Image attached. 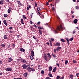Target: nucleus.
I'll return each mask as SVG.
<instances>
[{"label": "nucleus", "instance_id": "26", "mask_svg": "<svg viewBox=\"0 0 79 79\" xmlns=\"http://www.w3.org/2000/svg\"><path fill=\"white\" fill-rule=\"evenodd\" d=\"M70 78L71 79H73V75H70Z\"/></svg>", "mask_w": 79, "mask_h": 79}, {"label": "nucleus", "instance_id": "43", "mask_svg": "<svg viewBox=\"0 0 79 79\" xmlns=\"http://www.w3.org/2000/svg\"><path fill=\"white\" fill-rule=\"evenodd\" d=\"M30 23L31 24H32V23H33V22H32V20H30Z\"/></svg>", "mask_w": 79, "mask_h": 79}, {"label": "nucleus", "instance_id": "30", "mask_svg": "<svg viewBox=\"0 0 79 79\" xmlns=\"http://www.w3.org/2000/svg\"><path fill=\"white\" fill-rule=\"evenodd\" d=\"M7 16H8V14H4V17H5V18H6Z\"/></svg>", "mask_w": 79, "mask_h": 79}, {"label": "nucleus", "instance_id": "21", "mask_svg": "<svg viewBox=\"0 0 79 79\" xmlns=\"http://www.w3.org/2000/svg\"><path fill=\"white\" fill-rule=\"evenodd\" d=\"M27 70L29 72L31 73V67H29V68H27Z\"/></svg>", "mask_w": 79, "mask_h": 79}, {"label": "nucleus", "instance_id": "53", "mask_svg": "<svg viewBox=\"0 0 79 79\" xmlns=\"http://www.w3.org/2000/svg\"><path fill=\"white\" fill-rule=\"evenodd\" d=\"M29 10V7H27V11H28Z\"/></svg>", "mask_w": 79, "mask_h": 79}, {"label": "nucleus", "instance_id": "27", "mask_svg": "<svg viewBox=\"0 0 79 79\" xmlns=\"http://www.w3.org/2000/svg\"><path fill=\"white\" fill-rule=\"evenodd\" d=\"M23 18L24 19H26V16L24 15H23L22 16Z\"/></svg>", "mask_w": 79, "mask_h": 79}, {"label": "nucleus", "instance_id": "52", "mask_svg": "<svg viewBox=\"0 0 79 79\" xmlns=\"http://www.w3.org/2000/svg\"><path fill=\"white\" fill-rule=\"evenodd\" d=\"M45 79H51V78H50L49 77H47Z\"/></svg>", "mask_w": 79, "mask_h": 79}, {"label": "nucleus", "instance_id": "31", "mask_svg": "<svg viewBox=\"0 0 79 79\" xmlns=\"http://www.w3.org/2000/svg\"><path fill=\"white\" fill-rule=\"evenodd\" d=\"M1 47H5V45L4 44H2L1 45Z\"/></svg>", "mask_w": 79, "mask_h": 79}, {"label": "nucleus", "instance_id": "42", "mask_svg": "<svg viewBox=\"0 0 79 79\" xmlns=\"http://www.w3.org/2000/svg\"><path fill=\"white\" fill-rule=\"evenodd\" d=\"M0 64H3V62L1 60H0Z\"/></svg>", "mask_w": 79, "mask_h": 79}, {"label": "nucleus", "instance_id": "16", "mask_svg": "<svg viewBox=\"0 0 79 79\" xmlns=\"http://www.w3.org/2000/svg\"><path fill=\"white\" fill-rule=\"evenodd\" d=\"M52 66L49 67V72L52 71Z\"/></svg>", "mask_w": 79, "mask_h": 79}, {"label": "nucleus", "instance_id": "2", "mask_svg": "<svg viewBox=\"0 0 79 79\" xmlns=\"http://www.w3.org/2000/svg\"><path fill=\"white\" fill-rule=\"evenodd\" d=\"M21 62H22L23 63H27V61L25 60L24 59H21Z\"/></svg>", "mask_w": 79, "mask_h": 79}, {"label": "nucleus", "instance_id": "56", "mask_svg": "<svg viewBox=\"0 0 79 79\" xmlns=\"http://www.w3.org/2000/svg\"><path fill=\"white\" fill-rule=\"evenodd\" d=\"M35 6L36 7H37V3H36L35 2Z\"/></svg>", "mask_w": 79, "mask_h": 79}, {"label": "nucleus", "instance_id": "40", "mask_svg": "<svg viewBox=\"0 0 79 79\" xmlns=\"http://www.w3.org/2000/svg\"><path fill=\"white\" fill-rule=\"evenodd\" d=\"M68 61L66 60L65 62V64H68Z\"/></svg>", "mask_w": 79, "mask_h": 79}, {"label": "nucleus", "instance_id": "46", "mask_svg": "<svg viewBox=\"0 0 79 79\" xmlns=\"http://www.w3.org/2000/svg\"><path fill=\"white\" fill-rule=\"evenodd\" d=\"M54 52L55 53H56V50L55 49H54Z\"/></svg>", "mask_w": 79, "mask_h": 79}, {"label": "nucleus", "instance_id": "33", "mask_svg": "<svg viewBox=\"0 0 79 79\" xmlns=\"http://www.w3.org/2000/svg\"><path fill=\"white\" fill-rule=\"evenodd\" d=\"M73 62L74 63H77V61L74 60H73Z\"/></svg>", "mask_w": 79, "mask_h": 79}, {"label": "nucleus", "instance_id": "19", "mask_svg": "<svg viewBox=\"0 0 79 79\" xmlns=\"http://www.w3.org/2000/svg\"><path fill=\"white\" fill-rule=\"evenodd\" d=\"M3 0H2L0 1V4L1 5H3Z\"/></svg>", "mask_w": 79, "mask_h": 79}, {"label": "nucleus", "instance_id": "15", "mask_svg": "<svg viewBox=\"0 0 79 79\" xmlns=\"http://www.w3.org/2000/svg\"><path fill=\"white\" fill-rule=\"evenodd\" d=\"M31 56H34V51H32L31 52Z\"/></svg>", "mask_w": 79, "mask_h": 79}, {"label": "nucleus", "instance_id": "14", "mask_svg": "<svg viewBox=\"0 0 79 79\" xmlns=\"http://www.w3.org/2000/svg\"><path fill=\"white\" fill-rule=\"evenodd\" d=\"M74 23V24H76L77 23V19H75L73 21Z\"/></svg>", "mask_w": 79, "mask_h": 79}, {"label": "nucleus", "instance_id": "58", "mask_svg": "<svg viewBox=\"0 0 79 79\" xmlns=\"http://www.w3.org/2000/svg\"><path fill=\"white\" fill-rule=\"evenodd\" d=\"M34 27H36V28L38 27H37V26L36 25H35L34 26Z\"/></svg>", "mask_w": 79, "mask_h": 79}, {"label": "nucleus", "instance_id": "13", "mask_svg": "<svg viewBox=\"0 0 79 79\" xmlns=\"http://www.w3.org/2000/svg\"><path fill=\"white\" fill-rule=\"evenodd\" d=\"M52 0H49L46 3V5H48V4H49V2H52Z\"/></svg>", "mask_w": 79, "mask_h": 79}, {"label": "nucleus", "instance_id": "55", "mask_svg": "<svg viewBox=\"0 0 79 79\" xmlns=\"http://www.w3.org/2000/svg\"><path fill=\"white\" fill-rule=\"evenodd\" d=\"M64 79V77H62L60 78V79Z\"/></svg>", "mask_w": 79, "mask_h": 79}, {"label": "nucleus", "instance_id": "62", "mask_svg": "<svg viewBox=\"0 0 79 79\" xmlns=\"http://www.w3.org/2000/svg\"><path fill=\"white\" fill-rule=\"evenodd\" d=\"M9 32H10V33H13V32L11 31H9Z\"/></svg>", "mask_w": 79, "mask_h": 79}, {"label": "nucleus", "instance_id": "1", "mask_svg": "<svg viewBox=\"0 0 79 79\" xmlns=\"http://www.w3.org/2000/svg\"><path fill=\"white\" fill-rule=\"evenodd\" d=\"M63 29H64V28L62 27L61 25L60 24V26H58L56 30L54 31L55 34L58 33V31H62Z\"/></svg>", "mask_w": 79, "mask_h": 79}, {"label": "nucleus", "instance_id": "32", "mask_svg": "<svg viewBox=\"0 0 79 79\" xmlns=\"http://www.w3.org/2000/svg\"><path fill=\"white\" fill-rule=\"evenodd\" d=\"M61 41L62 42H65V41L63 39H61Z\"/></svg>", "mask_w": 79, "mask_h": 79}, {"label": "nucleus", "instance_id": "11", "mask_svg": "<svg viewBox=\"0 0 79 79\" xmlns=\"http://www.w3.org/2000/svg\"><path fill=\"white\" fill-rule=\"evenodd\" d=\"M12 60H13V58H9V59L8 60V62H11V61H12Z\"/></svg>", "mask_w": 79, "mask_h": 79}, {"label": "nucleus", "instance_id": "39", "mask_svg": "<svg viewBox=\"0 0 79 79\" xmlns=\"http://www.w3.org/2000/svg\"><path fill=\"white\" fill-rule=\"evenodd\" d=\"M38 27L39 29H42V27Z\"/></svg>", "mask_w": 79, "mask_h": 79}, {"label": "nucleus", "instance_id": "57", "mask_svg": "<svg viewBox=\"0 0 79 79\" xmlns=\"http://www.w3.org/2000/svg\"><path fill=\"white\" fill-rule=\"evenodd\" d=\"M50 47H52V43H50Z\"/></svg>", "mask_w": 79, "mask_h": 79}, {"label": "nucleus", "instance_id": "60", "mask_svg": "<svg viewBox=\"0 0 79 79\" xmlns=\"http://www.w3.org/2000/svg\"><path fill=\"white\" fill-rule=\"evenodd\" d=\"M31 18H32V17H33V15L31 14Z\"/></svg>", "mask_w": 79, "mask_h": 79}, {"label": "nucleus", "instance_id": "51", "mask_svg": "<svg viewBox=\"0 0 79 79\" xmlns=\"http://www.w3.org/2000/svg\"><path fill=\"white\" fill-rule=\"evenodd\" d=\"M79 73H76V76H77V77H78L79 76Z\"/></svg>", "mask_w": 79, "mask_h": 79}, {"label": "nucleus", "instance_id": "48", "mask_svg": "<svg viewBox=\"0 0 79 79\" xmlns=\"http://www.w3.org/2000/svg\"><path fill=\"white\" fill-rule=\"evenodd\" d=\"M13 79H22V78H14Z\"/></svg>", "mask_w": 79, "mask_h": 79}, {"label": "nucleus", "instance_id": "47", "mask_svg": "<svg viewBox=\"0 0 79 79\" xmlns=\"http://www.w3.org/2000/svg\"><path fill=\"white\" fill-rule=\"evenodd\" d=\"M51 40L52 41H54V39L53 38H51Z\"/></svg>", "mask_w": 79, "mask_h": 79}, {"label": "nucleus", "instance_id": "4", "mask_svg": "<svg viewBox=\"0 0 79 79\" xmlns=\"http://www.w3.org/2000/svg\"><path fill=\"white\" fill-rule=\"evenodd\" d=\"M61 47L59 46L57 47L56 48V50L57 51V52H58V51H59V50H61Z\"/></svg>", "mask_w": 79, "mask_h": 79}, {"label": "nucleus", "instance_id": "50", "mask_svg": "<svg viewBox=\"0 0 79 79\" xmlns=\"http://www.w3.org/2000/svg\"><path fill=\"white\" fill-rule=\"evenodd\" d=\"M9 29H13V27H9Z\"/></svg>", "mask_w": 79, "mask_h": 79}, {"label": "nucleus", "instance_id": "7", "mask_svg": "<svg viewBox=\"0 0 79 79\" xmlns=\"http://www.w3.org/2000/svg\"><path fill=\"white\" fill-rule=\"evenodd\" d=\"M22 67L23 68V69H26V68H27V65L26 64H23L22 65Z\"/></svg>", "mask_w": 79, "mask_h": 79}, {"label": "nucleus", "instance_id": "22", "mask_svg": "<svg viewBox=\"0 0 79 79\" xmlns=\"http://www.w3.org/2000/svg\"><path fill=\"white\" fill-rule=\"evenodd\" d=\"M39 33L40 34H42V31L40 29H39Z\"/></svg>", "mask_w": 79, "mask_h": 79}, {"label": "nucleus", "instance_id": "23", "mask_svg": "<svg viewBox=\"0 0 79 79\" xmlns=\"http://www.w3.org/2000/svg\"><path fill=\"white\" fill-rule=\"evenodd\" d=\"M47 55L49 58H51V55H50V53H48L47 54Z\"/></svg>", "mask_w": 79, "mask_h": 79}, {"label": "nucleus", "instance_id": "25", "mask_svg": "<svg viewBox=\"0 0 79 79\" xmlns=\"http://www.w3.org/2000/svg\"><path fill=\"white\" fill-rule=\"evenodd\" d=\"M48 75L50 77H53V76L51 74H49Z\"/></svg>", "mask_w": 79, "mask_h": 79}, {"label": "nucleus", "instance_id": "9", "mask_svg": "<svg viewBox=\"0 0 79 79\" xmlns=\"http://www.w3.org/2000/svg\"><path fill=\"white\" fill-rule=\"evenodd\" d=\"M20 50L22 52H25V50L23 48H20Z\"/></svg>", "mask_w": 79, "mask_h": 79}, {"label": "nucleus", "instance_id": "28", "mask_svg": "<svg viewBox=\"0 0 79 79\" xmlns=\"http://www.w3.org/2000/svg\"><path fill=\"white\" fill-rule=\"evenodd\" d=\"M31 71H35V69L33 68H31Z\"/></svg>", "mask_w": 79, "mask_h": 79}, {"label": "nucleus", "instance_id": "12", "mask_svg": "<svg viewBox=\"0 0 79 79\" xmlns=\"http://www.w3.org/2000/svg\"><path fill=\"white\" fill-rule=\"evenodd\" d=\"M4 24L6 25V26H8V24H7V23H6V21L5 20H4L3 21Z\"/></svg>", "mask_w": 79, "mask_h": 79}, {"label": "nucleus", "instance_id": "44", "mask_svg": "<svg viewBox=\"0 0 79 79\" xmlns=\"http://www.w3.org/2000/svg\"><path fill=\"white\" fill-rule=\"evenodd\" d=\"M52 55L53 57H54V58H56V56H55V55H54L53 54H52Z\"/></svg>", "mask_w": 79, "mask_h": 79}, {"label": "nucleus", "instance_id": "5", "mask_svg": "<svg viewBox=\"0 0 79 79\" xmlns=\"http://www.w3.org/2000/svg\"><path fill=\"white\" fill-rule=\"evenodd\" d=\"M44 58L45 61H47V55L44 54Z\"/></svg>", "mask_w": 79, "mask_h": 79}, {"label": "nucleus", "instance_id": "61", "mask_svg": "<svg viewBox=\"0 0 79 79\" xmlns=\"http://www.w3.org/2000/svg\"><path fill=\"white\" fill-rule=\"evenodd\" d=\"M33 38L34 39H36V38H35V36H33Z\"/></svg>", "mask_w": 79, "mask_h": 79}, {"label": "nucleus", "instance_id": "64", "mask_svg": "<svg viewBox=\"0 0 79 79\" xmlns=\"http://www.w3.org/2000/svg\"><path fill=\"white\" fill-rule=\"evenodd\" d=\"M17 38H19V35H18L17 37Z\"/></svg>", "mask_w": 79, "mask_h": 79}, {"label": "nucleus", "instance_id": "20", "mask_svg": "<svg viewBox=\"0 0 79 79\" xmlns=\"http://www.w3.org/2000/svg\"><path fill=\"white\" fill-rule=\"evenodd\" d=\"M4 39H8V36L7 35H4Z\"/></svg>", "mask_w": 79, "mask_h": 79}, {"label": "nucleus", "instance_id": "24", "mask_svg": "<svg viewBox=\"0 0 79 79\" xmlns=\"http://www.w3.org/2000/svg\"><path fill=\"white\" fill-rule=\"evenodd\" d=\"M56 70V67H55L54 68L53 70V72H54V73H55V72Z\"/></svg>", "mask_w": 79, "mask_h": 79}, {"label": "nucleus", "instance_id": "8", "mask_svg": "<svg viewBox=\"0 0 79 79\" xmlns=\"http://www.w3.org/2000/svg\"><path fill=\"white\" fill-rule=\"evenodd\" d=\"M21 21V23L22 24H24V20L23 19H20Z\"/></svg>", "mask_w": 79, "mask_h": 79}, {"label": "nucleus", "instance_id": "29", "mask_svg": "<svg viewBox=\"0 0 79 79\" xmlns=\"http://www.w3.org/2000/svg\"><path fill=\"white\" fill-rule=\"evenodd\" d=\"M41 73L42 74H44L45 73V72L44 71V70H42L41 72Z\"/></svg>", "mask_w": 79, "mask_h": 79}, {"label": "nucleus", "instance_id": "10", "mask_svg": "<svg viewBox=\"0 0 79 79\" xmlns=\"http://www.w3.org/2000/svg\"><path fill=\"white\" fill-rule=\"evenodd\" d=\"M23 75L25 77H27L28 75V73H24Z\"/></svg>", "mask_w": 79, "mask_h": 79}, {"label": "nucleus", "instance_id": "54", "mask_svg": "<svg viewBox=\"0 0 79 79\" xmlns=\"http://www.w3.org/2000/svg\"><path fill=\"white\" fill-rule=\"evenodd\" d=\"M46 44H47V45H50V44H49V43H48V42H47V43H46Z\"/></svg>", "mask_w": 79, "mask_h": 79}, {"label": "nucleus", "instance_id": "35", "mask_svg": "<svg viewBox=\"0 0 79 79\" xmlns=\"http://www.w3.org/2000/svg\"><path fill=\"white\" fill-rule=\"evenodd\" d=\"M73 37L69 39V41H72V40H73Z\"/></svg>", "mask_w": 79, "mask_h": 79}, {"label": "nucleus", "instance_id": "17", "mask_svg": "<svg viewBox=\"0 0 79 79\" xmlns=\"http://www.w3.org/2000/svg\"><path fill=\"white\" fill-rule=\"evenodd\" d=\"M37 10L38 11H41V8L39 7L37 8Z\"/></svg>", "mask_w": 79, "mask_h": 79}, {"label": "nucleus", "instance_id": "63", "mask_svg": "<svg viewBox=\"0 0 79 79\" xmlns=\"http://www.w3.org/2000/svg\"><path fill=\"white\" fill-rule=\"evenodd\" d=\"M2 74V72H0V76H1Z\"/></svg>", "mask_w": 79, "mask_h": 79}, {"label": "nucleus", "instance_id": "41", "mask_svg": "<svg viewBox=\"0 0 79 79\" xmlns=\"http://www.w3.org/2000/svg\"><path fill=\"white\" fill-rule=\"evenodd\" d=\"M60 78V77L59 76H57V78L56 79H59Z\"/></svg>", "mask_w": 79, "mask_h": 79}, {"label": "nucleus", "instance_id": "36", "mask_svg": "<svg viewBox=\"0 0 79 79\" xmlns=\"http://www.w3.org/2000/svg\"><path fill=\"white\" fill-rule=\"evenodd\" d=\"M75 8L77 10L79 9V7L78 6H76Z\"/></svg>", "mask_w": 79, "mask_h": 79}, {"label": "nucleus", "instance_id": "45", "mask_svg": "<svg viewBox=\"0 0 79 79\" xmlns=\"http://www.w3.org/2000/svg\"><path fill=\"white\" fill-rule=\"evenodd\" d=\"M75 33H76V31H75V30L73 31V34H75Z\"/></svg>", "mask_w": 79, "mask_h": 79}, {"label": "nucleus", "instance_id": "3", "mask_svg": "<svg viewBox=\"0 0 79 79\" xmlns=\"http://www.w3.org/2000/svg\"><path fill=\"white\" fill-rule=\"evenodd\" d=\"M6 70L7 71H12V68L8 67L6 69Z\"/></svg>", "mask_w": 79, "mask_h": 79}, {"label": "nucleus", "instance_id": "38", "mask_svg": "<svg viewBox=\"0 0 79 79\" xmlns=\"http://www.w3.org/2000/svg\"><path fill=\"white\" fill-rule=\"evenodd\" d=\"M17 2L18 3V4H19V5H21V2H20V1H17Z\"/></svg>", "mask_w": 79, "mask_h": 79}, {"label": "nucleus", "instance_id": "34", "mask_svg": "<svg viewBox=\"0 0 79 79\" xmlns=\"http://www.w3.org/2000/svg\"><path fill=\"white\" fill-rule=\"evenodd\" d=\"M41 68V66H40V65H39L38 66V69H40Z\"/></svg>", "mask_w": 79, "mask_h": 79}, {"label": "nucleus", "instance_id": "59", "mask_svg": "<svg viewBox=\"0 0 79 79\" xmlns=\"http://www.w3.org/2000/svg\"><path fill=\"white\" fill-rule=\"evenodd\" d=\"M56 65H57V66H58V67H59V66H60L59 65V64L57 63Z\"/></svg>", "mask_w": 79, "mask_h": 79}, {"label": "nucleus", "instance_id": "49", "mask_svg": "<svg viewBox=\"0 0 79 79\" xmlns=\"http://www.w3.org/2000/svg\"><path fill=\"white\" fill-rule=\"evenodd\" d=\"M65 39H66V40H67V41H69V40H68V38H65Z\"/></svg>", "mask_w": 79, "mask_h": 79}, {"label": "nucleus", "instance_id": "6", "mask_svg": "<svg viewBox=\"0 0 79 79\" xmlns=\"http://www.w3.org/2000/svg\"><path fill=\"white\" fill-rule=\"evenodd\" d=\"M55 46H60V43L56 42V44H54Z\"/></svg>", "mask_w": 79, "mask_h": 79}, {"label": "nucleus", "instance_id": "18", "mask_svg": "<svg viewBox=\"0 0 79 79\" xmlns=\"http://www.w3.org/2000/svg\"><path fill=\"white\" fill-rule=\"evenodd\" d=\"M33 56H30V59H31V60H33V59H34V57H33Z\"/></svg>", "mask_w": 79, "mask_h": 79}, {"label": "nucleus", "instance_id": "37", "mask_svg": "<svg viewBox=\"0 0 79 79\" xmlns=\"http://www.w3.org/2000/svg\"><path fill=\"white\" fill-rule=\"evenodd\" d=\"M8 13H10V12H11V10L8 9Z\"/></svg>", "mask_w": 79, "mask_h": 79}]
</instances>
